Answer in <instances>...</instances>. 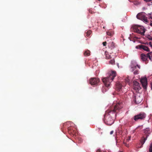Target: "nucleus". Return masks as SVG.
I'll list each match as a JSON object with an SVG mask.
<instances>
[{"label":"nucleus","instance_id":"f257e3e1","mask_svg":"<svg viewBox=\"0 0 152 152\" xmlns=\"http://www.w3.org/2000/svg\"><path fill=\"white\" fill-rule=\"evenodd\" d=\"M121 104L119 103L116 104L113 109H110L106 112L104 115V122L108 125H111L114 123V118L116 117L115 112L117 110L121 108Z\"/></svg>","mask_w":152,"mask_h":152},{"label":"nucleus","instance_id":"f03ea898","mask_svg":"<svg viewBox=\"0 0 152 152\" xmlns=\"http://www.w3.org/2000/svg\"><path fill=\"white\" fill-rule=\"evenodd\" d=\"M116 72L112 71L108 73L106 77L102 79L103 82L106 87L110 86L111 83L113 81L114 78L116 76Z\"/></svg>","mask_w":152,"mask_h":152},{"label":"nucleus","instance_id":"7ed1b4c3","mask_svg":"<svg viewBox=\"0 0 152 152\" xmlns=\"http://www.w3.org/2000/svg\"><path fill=\"white\" fill-rule=\"evenodd\" d=\"M130 67L132 71H134V74L137 75L138 74L139 70L137 69V68L140 69V65H138L135 61H132L131 62Z\"/></svg>","mask_w":152,"mask_h":152},{"label":"nucleus","instance_id":"20e7f679","mask_svg":"<svg viewBox=\"0 0 152 152\" xmlns=\"http://www.w3.org/2000/svg\"><path fill=\"white\" fill-rule=\"evenodd\" d=\"M133 28L134 31L142 35H144L145 29L143 26H135L133 27Z\"/></svg>","mask_w":152,"mask_h":152},{"label":"nucleus","instance_id":"39448f33","mask_svg":"<svg viewBox=\"0 0 152 152\" xmlns=\"http://www.w3.org/2000/svg\"><path fill=\"white\" fill-rule=\"evenodd\" d=\"M145 13L144 12L139 13L136 16L137 18L140 20H142L145 23L148 22L147 18L145 16Z\"/></svg>","mask_w":152,"mask_h":152},{"label":"nucleus","instance_id":"423d86ee","mask_svg":"<svg viewBox=\"0 0 152 152\" xmlns=\"http://www.w3.org/2000/svg\"><path fill=\"white\" fill-rule=\"evenodd\" d=\"M146 115L144 113H141L139 114L134 116V119L135 121L139 119H143L146 117Z\"/></svg>","mask_w":152,"mask_h":152},{"label":"nucleus","instance_id":"0eeeda50","mask_svg":"<svg viewBox=\"0 0 152 152\" xmlns=\"http://www.w3.org/2000/svg\"><path fill=\"white\" fill-rule=\"evenodd\" d=\"M133 83V88L137 92L138 91L141 89L139 83L136 81H134Z\"/></svg>","mask_w":152,"mask_h":152},{"label":"nucleus","instance_id":"6e6552de","mask_svg":"<svg viewBox=\"0 0 152 152\" xmlns=\"http://www.w3.org/2000/svg\"><path fill=\"white\" fill-rule=\"evenodd\" d=\"M99 82V79L98 78H91L90 80V83L91 85H94L98 84Z\"/></svg>","mask_w":152,"mask_h":152},{"label":"nucleus","instance_id":"1a4fd4ad","mask_svg":"<svg viewBox=\"0 0 152 152\" xmlns=\"http://www.w3.org/2000/svg\"><path fill=\"white\" fill-rule=\"evenodd\" d=\"M140 82L142 84L143 88L145 90L147 89V78L146 77L141 78L140 80Z\"/></svg>","mask_w":152,"mask_h":152},{"label":"nucleus","instance_id":"9d476101","mask_svg":"<svg viewBox=\"0 0 152 152\" xmlns=\"http://www.w3.org/2000/svg\"><path fill=\"white\" fill-rule=\"evenodd\" d=\"M142 98L140 96V94L137 95L135 96V102L137 104L140 103L142 101Z\"/></svg>","mask_w":152,"mask_h":152},{"label":"nucleus","instance_id":"9b49d317","mask_svg":"<svg viewBox=\"0 0 152 152\" xmlns=\"http://www.w3.org/2000/svg\"><path fill=\"white\" fill-rule=\"evenodd\" d=\"M148 57L147 54V55H145L144 53H142L141 55V60L143 61H146Z\"/></svg>","mask_w":152,"mask_h":152},{"label":"nucleus","instance_id":"f8f14e48","mask_svg":"<svg viewBox=\"0 0 152 152\" xmlns=\"http://www.w3.org/2000/svg\"><path fill=\"white\" fill-rule=\"evenodd\" d=\"M116 87L118 89L119 91H120L122 87V85L119 82H118L116 83Z\"/></svg>","mask_w":152,"mask_h":152},{"label":"nucleus","instance_id":"ddd939ff","mask_svg":"<svg viewBox=\"0 0 152 152\" xmlns=\"http://www.w3.org/2000/svg\"><path fill=\"white\" fill-rule=\"evenodd\" d=\"M125 80L126 83H128L129 85L130 84V80L129 79V76H127L126 77L125 79Z\"/></svg>","mask_w":152,"mask_h":152},{"label":"nucleus","instance_id":"4468645a","mask_svg":"<svg viewBox=\"0 0 152 152\" xmlns=\"http://www.w3.org/2000/svg\"><path fill=\"white\" fill-rule=\"evenodd\" d=\"M149 58L152 61V52L148 53L147 54Z\"/></svg>","mask_w":152,"mask_h":152},{"label":"nucleus","instance_id":"2eb2a0df","mask_svg":"<svg viewBox=\"0 0 152 152\" xmlns=\"http://www.w3.org/2000/svg\"><path fill=\"white\" fill-rule=\"evenodd\" d=\"M105 54L106 56V58L107 59H110L111 58L110 55L106 51H105Z\"/></svg>","mask_w":152,"mask_h":152},{"label":"nucleus","instance_id":"dca6fc26","mask_svg":"<svg viewBox=\"0 0 152 152\" xmlns=\"http://www.w3.org/2000/svg\"><path fill=\"white\" fill-rule=\"evenodd\" d=\"M84 54L85 56H89L90 55V51L89 50L86 51L85 52V53H84Z\"/></svg>","mask_w":152,"mask_h":152},{"label":"nucleus","instance_id":"f3484780","mask_svg":"<svg viewBox=\"0 0 152 152\" xmlns=\"http://www.w3.org/2000/svg\"><path fill=\"white\" fill-rule=\"evenodd\" d=\"M109 64H111L112 65L115 64V61L114 59H112L109 61Z\"/></svg>","mask_w":152,"mask_h":152},{"label":"nucleus","instance_id":"a211bd4d","mask_svg":"<svg viewBox=\"0 0 152 152\" xmlns=\"http://www.w3.org/2000/svg\"><path fill=\"white\" fill-rule=\"evenodd\" d=\"M143 140L141 141V143H142V145H143V144L145 142L146 140H147V136H146V137L145 138H144V137H143Z\"/></svg>","mask_w":152,"mask_h":152},{"label":"nucleus","instance_id":"6ab92c4d","mask_svg":"<svg viewBox=\"0 0 152 152\" xmlns=\"http://www.w3.org/2000/svg\"><path fill=\"white\" fill-rule=\"evenodd\" d=\"M148 16L149 17V18L151 19V21H152V13H151L148 14Z\"/></svg>","mask_w":152,"mask_h":152},{"label":"nucleus","instance_id":"aec40b11","mask_svg":"<svg viewBox=\"0 0 152 152\" xmlns=\"http://www.w3.org/2000/svg\"><path fill=\"white\" fill-rule=\"evenodd\" d=\"M107 90V88L105 87H103L102 88V91L103 93L105 92Z\"/></svg>","mask_w":152,"mask_h":152},{"label":"nucleus","instance_id":"412c9836","mask_svg":"<svg viewBox=\"0 0 152 152\" xmlns=\"http://www.w3.org/2000/svg\"><path fill=\"white\" fill-rule=\"evenodd\" d=\"M134 5H137L140 4V3L137 1H135L133 2Z\"/></svg>","mask_w":152,"mask_h":152},{"label":"nucleus","instance_id":"4be33fe9","mask_svg":"<svg viewBox=\"0 0 152 152\" xmlns=\"http://www.w3.org/2000/svg\"><path fill=\"white\" fill-rule=\"evenodd\" d=\"M107 34L109 35V36H111L113 34V32H109V31H108V32H107Z\"/></svg>","mask_w":152,"mask_h":152},{"label":"nucleus","instance_id":"5701e85b","mask_svg":"<svg viewBox=\"0 0 152 152\" xmlns=\"http://www.w3.org/2000/svg\"><path fill=\"white\" fill-rule=\"evenodd\" d=\"M149 151V152H152V143L150 145Z\"/></svg>","mask_w":152,"mask_h":152},{"label":"nucleus","instance_id":"b1692460","mask_svg":"<svg viewBox=\"0 0 152 152\" xmlns=\"http://www.w3.org/2000/svg\"><path fill=\"white\" fill-rule=\"evenodd\" d=\"M91 31H88L86 33V35L87 36H89L91 34Z\"/></svg>","mask_w":152,"mask_h":152},{"label":"nucleus","instance_id":"393cba45","mask_svg":"<svg viewBox=\"0 0 152 152\" xmlns=\"http://www.w3.org/2000/svg\"><path fill=\"white\" fill-rule=\"evenodd\" d=\"M144 50L146 51H147L149 52L150 51L149 48H142Z\"/></svg>","mask_w":152,"mask_h":152},{"label":"nucleus","instance_id":"a878e982","mask_svg":"<svg viewBox=\"0 0 152 152\" xmlns=\"http://www.w3.org/2000/svg\"><path fill=\"white\" fill-rule=\"evenodd\" d=\"M136 48H147V47L143 46H141L140 45H139L138 46H137L136 47Z\"/></svg>","mask_w":152,"mask_h":152},{"label":"nucleus","instance_id":"bb28decb","mask_svg":"<svg viewBox=\"0 0 152 152\" xmlns=\"http://www.w3.org/2000/svg\"><path fill=\"white\" fill-rule=\"evenodd\" d=\"M148 38L149 40H152V37H151L150 36H148Z\"/></svg>","mask_w":152,"mask_h":152},{"label":"nucleus","instance_id":"cd10ccee","mask_svg":"<svg viewBox=\"0 0 152 152\" xmlns=\"http://www.w3.org/2000/svg\"><path fill=\"white\" fill-rule=\"evenodd\" d=\"M131 137L130 136L129 137V138L126 140V142H128L130 140Z\"/></svg>","mask_w":152,"mask_h":152},{"label":"nucleus","instance_id":"c85d7f7f","mask_svg":"<svg viewBox=\"0 0 152 152\" xmlns=\"http://www.w3.org/2000/svg\"><path fill=\"white\" fill-rule=\"evenodd\" d=\"M106 42H103V46H105L106 45Z\"/></svg>","mask_w":152,"mask_h":152},{"label":"nucleus","instance_id":"c756f323","mask_svg":"<svg viewBox=\"0 0 152 152\" xmlns=\"http://www.w3.org/2000/svg\"><path fill=\"white\" fill-rule=\"evenodd\" d=\"M124 144L126 147H128L129 146V145L127 144L125 142H124Z\"/></svg>","mask_w":152,"mask_h":152},{"label":"nucleus","instance_id":"7c9ffc66","mask_svg":"<svg viewBox=\"0 0 152 152\" xmlns=\"http://www.w3.org/2000/svg\"><path fill=\"white\" fill-rule=\"evenodd\" d=\"M113 131H112L110 132V134H113Z\"/></svg>","mask_w":152,"mask_h":152},{"label":"nucleus","instance_id":"2f4dec72","mask_svg":"<svg viewBox=\"0 0 152 152\" xmlns=\"http://www.w3.org/2000/svg\"><path fill=\"white\" fill-rule=\"evenodd\" d=\"M144 0L146 1H151V0Z\"/></svg>","mask_w":152,"mask_h":152},{"label":"nucleus","instance_id":"473e14b6","mask_svg":"<svg viewBox=\"0 0 152 152\" xmlns=\"http://www.w3.org/2000/svg\"><path fill=\"white\" fill-rule=\"evenodd\" d=\"M151 89L152 90V83H151Z\"/></svg>","mask_w":152,"mask_h":152},{"label":"nucleus","instance_id":"72a5a7b5","mask_svg":"<svg viewBox=\"0 0 152 152\" xmlns=\"http://www.w3.org/2000/svg\"><path fill=\"white\" fill-rule=\"evenodd\" d=\"M97 152H101V151H100V150H98V151H97Z\"/></svg>","mask_w":152,"mask_h":152},{"label":"nucleus","instance_id":"f704fd0d","mask_svg":"<svg viewBox=\"0 0 152 152\" xmlns=\"http://www.w3.org/2000/svg\"><path fill=\"white\" fill-rule=\"evenodd\" d=\"M150 25L151 26H152V23H150Z\"/></svg>","mask_w":152,"mask_h":152},{"label":"nucleus","instance_id":"c9c22d12","mask_svg":"<svg viewBox=\"0 0 152 152\" xmlns=\"http://www.w3.org/2000/svg\"><path fill=\"white\" fill-rule=\"evenodd\" d=\"M136 38H137V39H139V38L137 37H136Z\"/></svg>","mask_w":152,"mask_h":152},{"label":"nucleus","instance_id":"e433bc0d","mask_svg":"<svg viewBox=\"0 0 152 152\" xmlns=\"http://www.w3.org/2000/svg\"><path fill=\"white\" fill-rule=\"evenodd\" d=\"M150 46H151V47H152V45H151V44H150Z\"/></svg>","mask_w":152,"mask_h":152},{"label":"nucleus","instance_id":"4c0bfd02","mask_svg":"<svg viewBox=\"0 0 152 152\" xmlns=\"http://www.w3.org/2000/svg\"><path fill=\"white\" fill-rule=\"evenodd\" d=\"M122 152V151H119V152Z\"/></svg>","mask_w":152,"mask_h":152},{"label":"nucleus","instance_id":"58836bf2","mask_svg":"<svg viewBox=\"0 0 152 152\" xmlns=\"http://www.w3.org/2000/svg\"><path fill=\"white\" fill-rule=\"evenodd\" d=\"M103 28H104V26L103 27Z\"/></svg>","mask_w":152,"mask_h":152},{"label":"nucleus","instance_id":"ea45409f","mask_svg":"<svg viewBox=\"0 0 152 152\" xmlns=\"http://www.w3.org/2000/svg\"><path fill=\"white\" fill-rule=\"evenodd\" d=\"M103 152H106L105 151H103Z\"/></svg>","mask_w":152,"mask_h":152}]
</instances>
